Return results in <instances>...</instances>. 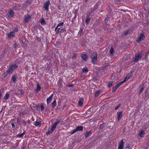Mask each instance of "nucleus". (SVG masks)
<instances>
[{"label": "nucleus", "instance_id": "29", "mask_svg": "<svg viewBox=\"0 0 149 149\" xmlns=\"http://www.w3.org/2000/svg\"><path fill=\"white\" fill-rule=\"evenodd\" d=\"M100 93V91H96L95 93V96L96 97L98 96Z\"/></svg>", "mask_w": 149, "mask_h": 149}, {"label": "nucleus", "instance_id": "5", "mask_svg": "<svg viewBox=\"0 0 149 149\" xmlns=\"http://www.w3.org/2000/svg\"><path fill=\"white\" fill-rule=\"evenodd\" d=\"M124 148V143L122 139L119 143L118 149H123Z\"/></svg>", "mask_w": 149, "mask_h": 149}, {"label": "nucleus", "instance_id": "23", "mask_svg": "<svg viewBox=\"0 0 149 149\" xmlns=\"http://www.w3.org/2000/svg\"><path fill=\"white\" fill-rule=\"evenodd\" d=\"M110 54L112 55H113L114 53V50L113 48L111 47L110 51Z\"/></svg>", "mask_w": 149, "mask_h": 149}, {"label": "nucleus", "instance_id": "17", "mask_svg": "<svg viewBox=\"0 0 149 149\" xmlns=\"http://www.w3.org/2000/svg\"><path fill=\"white\" fill-rule=\"evenodd\" d=\"M83 72L84 73H87L88 72V70L87 68L86 67H84L83 69Z\"/></svg>", "mask_w": 149, "mask_h": 149}, {"label": "nucleus", "instance_id": "10", "mask_svg": "<svg viewBox=\"0 0 149 149\" xmlns=\"http://www.w3.org/2000/svg\"><path fill=\"white\" fill-rule=\"evenodd\" d=\"M15 35V32L14 31H12L8 34V38L9 39H11L14 37Z\"/></svg>", "mask_w": 149, "mask_h": 149}, {"label": "nucleus", "instance_id": "2", "mask_svg": "<svg viewBox=\"0 0 149 149\" xmlns=\"http://www.w3.org/2000/svg\"><path fill=\"white\" fill-rule=\"evenodd\" d=\"M50 2L49 1H46L44 4V8L45 10H49V5Z\"/></svg>", "mask_w": 149, "mask_h": 149}, {"label": "nucleus", "instance_id": "25", "mask_svg": "<svg viewBox=\"0 0 149 149\" xmlns=\"http://www.w3.org/2000/svg\"><path fill=\"white\" fill-rule=\"evenodd\" d=\"M41 89V87L38 84L37 85V86L36 87V90L37 92L38 91L40 90Z\"/></svg>", "mask_w": 149, "mask_h": 149}, {"label": "nucleus", "instance_id": "47", "mask_svg": "<svg viewBox=\"0 0 149 149\" xmlns=\"http://www.w3.org/2000/svg\"><path fill=\"white\" fill-rule=\"evenodd\" d=\"M72 86V85H70V86Z\"/></svg>", "mask_w": 149, "mask_h": 149}, {"label": "nucleus", "instance_id": "4", "mask_svg": "<svg viewBox=\"0 0 149 149\" xmlns=\"http://www.w3.org/2000/svg\"><path fill=\"white\" fill-rule=\"evenodd\" d=\"M142 57V55L141 53H139L138 54L135 56L134 61L137 62L139 61Z\"/></svg>", "mask_w": 149, "mask_h": 149}, {"label": "nucleus", "instance_id": "44", "mask_svg": "<svg viewBox=\"0 0 149 149\" xmlns=\"http://www.w3.org/2000/svg\"><path fill=\"white\" fill-rule=\"evenodd\" d=\"M20 92H21V93L22 94L23 93V91L22 90H20Z\"/></svg>", "mask_w": 149, "mask_h": 149}, {"label": "nucleus", "instance_id": "32", "mask_svg": "<svg viewBox=\"0 0 149 149\" xmlns=\"http://www.w3.org/2000/svg\"><path fill=\"white\" fill-rule=\"evenodd\" d=\"M144 90V88L143 87L141 88L139 90V95H140L141 93Z\"/></svg>", "mask_w": 149, "mask_h": 149}, {"label": "nucleus", "instance_id": "16", "mask_svg": "<svg viewBox=\"0 0 149 149\" xmlns=\"http://www.w3.org/2000/svg\"><path fill=\"white\" fill-rule=\"evenodd\" d=\"M145 134L143 130H141L140 131L139 133V135L141 137H143L144 136Z\"/></svg>", "mask_w": 149, "mask_h": 149}, {"label": "nucleus", "instance_id": "38", "mask_svg": "<svg viewBox=\"0 0 149 149\" xmlns=\"http://www.w3.org/2000/svg\"><path fill=\"white\" fill-rule=\"evenodd\" d=\"M40 108L41 111H42L44 110V107L42 105H41L40 106Z\"/></svg>", "mask_w": 149, "mask_h": 149}, {"label": "nucleus", "instance_id": "41", "mask_svg": "<svg viewBox=\"0 0 149 149\" xmlns=\"http://www.w3.org/2000/svg\"><path fill=\"white\" fill-rule=\"evenodd\" d=\"M130 147L129 146H127L126 147L125 149H129Z\"/></svg>", "mask_w": 149, "mask_h": 149}, {"label": "nucleus", "instance_id": "45", "mask_svg": "<svg viewBox=\"0 0 149 149\" xmlns=\"http://www.w3.org/2000/svg\"><path fill=\"white\" fill-rule=\"evenodd\" d=\"M17 30H18V29L17 28H16L15 29V31L17 32Z\"/></svg>", "mask_w": 149, "mask_h": 149}, {"label": "nucleus", "instance_id": "19", "mask_svg": "<svg viewBox=\"0 0 149 149\" xmlns=\"http://www.w3.org/2000/svg\"><path fill=\"white\" fill-rule=\"evenodd\" d=\"M33 124L34 125L36 126L40 125V123L38 121H35L33 122Z\"/></svg>", "mask_w": 149, "mask_h": 149}, {"label": "nucleus", "instance_id": "28", "mask_svg": "<svg viewBox=\"0 0 149 149\" xmlns=\"http://www.w3.org/2000/svg\"><path fill=\"white\" fill-rule=\"evenodd\" d=\"M25 134V132H24L22 134H20L19 135H18L17 136V137L19 138H21Z\"/></svg>", "mask_w": 149, "mask_h": 149}, {"label": "nucleus", "instance_id": "40", "mask_svg": "<svg viewBox=\"0 0 149 149\" xmlns=\"http://www.w3.org/2000/svg\"><path fill=\"white\" fill-rule=\"evenodd\" d=\"M59 29H58L56 31V33H59L60 32H59Z\"/></svg>", "mask_w": 149, "mask_h": 149}, {"label": "nucleus", "instance_id": "31", "mask_svg": "<svg viewBox=\"0 0 149 149\" xmlns=\"http://www.w3.org/2000/svg\"><path fill=\"white\" fill-rule=\"evenodd\" d=\"M104 125H105V124H103L100 125L99 127V128L101 129H103L104 128Z\"/></svg>", "mask_w": 149, "mask_h": 149}, {"label": "nucleus", "instance_id": "20", "mask_svg": "<svg viewBox=\"0 0 149 149\" xmlns=\"http://www.w3.org/2000/svg\"><path fill=\"white\" fill-rule=\"evenodd\" d=\"M40 23L42 24H45L46 23L45 19L43 18H41L40 21Z\"/></svg>", "mask_w": 149, "mask_h": 149}, {"label": "nucleus", "instance_id": "27", "mask_svg": "<svg viewBox=\"0 0 149 149\" xmlns=\"http://www.w3.org/2000/svg\"><path fill=\"white\" fill-rule=\"evenodd\" d=\"M9 14L12 17L13 16L14 13L12 10H10L9 11Z\"/></svg>", "mask_w": 149, "mask_h": 149}, {"label": "nucleus", "instance_id": "46", "mask_svg": "<svg viewBox=\"0 0 149 149\" xmlns=\"http://www.w3.org/2000/svg\"><path fill=\"white\" fill-rule=\"evenodd\" d=\"M2 96L1 94V93H0V99H1V97Z\"/></svg>", "mask_w": 149, "mask_h": 149}, {"label": "nucleus", "instance_id": "14", "mask_svg": "<svg viewBox=\"0 0 149 149\" xmlns=\"http://www.w3.org/2000/svg\"><path fill=\"white\" fill-rule=\"evenodd\" d=\"M84 100L83 98H80L79 99V106L81 107L82 106Z\"/></svg>", "mask_w": 149, "mask_h": 149}, {"label": "nucleus", "instance_id": "24", "mask_svg": "<svg viewBox=\"0 0 149 149\" xmlns=\"http://www.w3.org/2000/svg\"><path fill=\"white\" fill-rule=\"evenodd\" d=\"M56 100H54L53 102L52 105L53 108L56 105Z\"/></svg>", "mask_w": 149, "mask_h": 149}, {"label": "nucleus", "instance_id": "33", "mask_svg": "<svg viewBox=\"0 0 149 149\" xmlns=\"http://www.w3.org/2000/svg\"><path fill=\"white\" fill-rule=\"evenodd\" d=\"M90 19L89 18H87L86 20V22L87 24H88L90 22Z\"/></svg>", "mask_w": 149, "mask_h": 149}, {"label": "nucleus", "instance_id": "8", "mask_svg": "<svg viewBox=\"0 0 149 149\" xmlns=\"http://www.w3.org/2000/svg\"><path fill=\"white\" fill-rule=\"evenodd\" d=\"M60 122V120H58V121L54 123V124L52 125V127L51 129H52V130H54L56 128V127L57 125Z\"/></svg>", "mask_w": 149, "mask_h": 149}, {"label": "nucleus", "instance_id": "26", "mask_svg": "<svg viewBox=\"0 0 149 149\" xmlns=\"http://www.w3.org/2000/svg\"><path fill=\"white\" fill-rule=\"evenodd\" d=\"M53 131L54 130H52V129H51L50 130H49L46 132V134L47 135L50 134L53 132Z\"/></svg>", "mask_w": 149, "mask_h": 149}, {"label": "nucleus", "instance_id": "7", "mask_svg": "<svg viewBox=\"0 0 149 149\" xmlns=\"http://www.w3.org/2000/svg\"><path fill=\"white\" fill-rule=\"evenodd\" d=\"M145 38V36L143 34L141 33L140 34L139 37L138 38L137 41L138 42H140L143 40Z\"/></svg>", "mask_w": 149, "mask_h": 149}, {"label": "nucleus", "instance_id": "12", "mask_svg": "<svg viewBox=\"0 0 149 149\" xmlns=\"http://www.w3.org/2000/svg\"><path fill=\"white\" fill-rule=\"evenodd\" d=\"M97 54L96 53H94V56L92 58V62L93 63H94L97 59Z\"/></svg>", "mask_w": 149, "mask_h": 149}, {"label": "nucleus", "instance_id": "43", "mask_svg": "<svg viewBox=\"0 0 149 149\" xmlns=\"http://www.w3.org/2000/svg\"><path fill=\"white\" fill-rule=\"evenodd\" d=\"M58 27V26H57L56 27L55 29V31H56L57 30V28Z\"/></svg>", "mask_w": 149, "mask_h": 149}, {"label": "nucleus", "instance_id": "1", "mask_svg": "<svg viewBox=\"0 0 149 149\" xmlns=\"http://www.w3.org/2000/svg\"><path fill=\"white\" fill-rule=\"evenodd\" d=\"M83 127L81 126H78L74 130L73 132L71 133L72 134H73L75 133L77 131H82L83 130Z\"/></svg>", "mask_w": 149, "mask_h": 149}, {"label": "nucleus", "instance_id": "34", "mask_svg": "<svg viewBox=\"0 0 149 149\" xmlns=\"http://www.w3.org/2000/svg\"><path fill=\"white\" fill-rule=\"evenodd\" d=\"M112 85V83L111 82H109L108 83V86L110 88L111 87Z\"/></svg>", "mask_w": 149, "mask_h": 149}, {"label": "nucleus", "instance_id": "36", "mask_svg": "<svg viewBox=\"0 0 149 149\" xmlns=\"http://www.w3.org/2000/svg\"><path fill=\"white\" fill-rule=\"evenodd\" d=\"M63 22H62L61 23L58 24L57 26L58 27L59 26H61L63 25Z\"/></svg>", "mask_w": 149, "mask_h": 149}, {"label": "nucleus", "instance_id": "15", "mask_svg": "<svg viewBox=\"0 0 149 149\" xmlns=\"http://www.w3.org/2000/svg\"><path fill=\"white\" fill-rule=\"evenodd\" d=\"M131 77V74H128L127 76L124 79V81H122L123 82V83L125 82V81H126L129 78Z\"/></svg>", "mask_w": 149, "mask_h": 149}, {"label": "nucleus", "instance_id": "21", "mask_svg": "<svg viewBox=\"0 0 149 149\" xmlns=\"http://www.w3.org/2000/svg\"><path fill=\"white\" fill-rule=\"evenodd\" d=\"M9 94L8 93H7L4 97V99L5 100L8 99L9 96Z\"/></svg>", "mask_w": 149, "mask_h": 149}, {"label": "nucleus", "instance_id": "22", "mask_svg": "<svg viewBox=\"0 0 149 149\" xmlns=\"http://www.w3.org/2000/svg\"><path fill=\"white\" fill-rule=\"evenodd\" d=\"M82 58L84 60L86 61L87 59V56L86 55L84 54L82 56Z\"/></svg>", "mask_w": 149, "mask_h": 149}, {"label": "nucleus", "instance_id": "6", "mask_svg": "<svg viewBox=\"0 0 149 149\" xmlns=\"http://www.w3.org/2000/svg\"><path fill=\"white\" fill-rule=\"evenodd\" d=\"M31 17L29 15H26L24 16V20L26 22H28L31 20Z\"/></svg>", "mask_w": 149, "mask_h": 149}, {"label": "nucleus", "instance_id": "37", "mask_svg": "<svg viewBox=\"0 0 149 149\" xmlns=\"http://www.w3.org/2000/svg\"><path fill=\"white\" fill-rule=\"evenodd\" d=\"M120 106V104H119L118 106H116L115 108V109L116 110L118 109V108Z\"/></svg>", "mask_w": 149, "mask_h": 149}, {"label": "nucleus", "instance_id": "11", "mask_svg": "<svg viewBox=\"0 0 149 149\" xmlns=\"http://www.w3.org/2000/svg\"><path fill=\"white\" fill-rule=\"evenodd\" d=\"M122 112L120 111L117 113V118L118 121L120 120L122 117Z\"/></svg>", "mask_w": 149, "mask_h": 149}, {"label": "nucleus", "instance_id": "39", "mask_svg": "<svg viewBox=\"0 0 149 149\" xmlns=\"http://www.w3.org/2000/svg\"><path fill=\"white\" fill-rule=\"evenodd\" d=\"M14 70L17 68V65H14Z\"/></svg>", "mask_w": 149, "mask_h": 149}, {"label": "nucleus", "instance_id": "35", "mask_svg": "<svg viewBox=\"0 0 149 149\" xmlns=\"http://www.w3.org/2000/svg\"><path fill=\"white\" fill-rule=\"evenodd\" d=\"M12 79L13 81H15L16 80V79L15 76H13Z\"/></svg>", "mask_w": 149, "mask_h": 149}, {"label": "nucleus", "instance_id": "42", "mask_svg": "<svg viewBox=\"0 0 149 149\" xmlns=\"http://www.w3.org/2000/svg\"><path fill=\"white\" fill-rule=\"evenodd\" d=\"M12 127L13 128H14L15 127V125L14 124H13V123H12Z\"/></svg>", "mask_w": 149, "mask_h": 149}, {"label": "nucleus", "instance_id": "3", "mask_svg": "<svg viewBox=\"0 0 149 149\" xmlns=\"http://www.w3.org/2000/svg\"><path fill=\"white\" fill-rule=\"evenodd\" d=\"M123 83V82L121 81L118 84H116L115 86L112 89V91L114 92L118 88L119 86H120Z\"/></svg>", "mask_w": 149, "mask_h": 149}, {"label": "nucleus", "instance_id": "18", "mask_svg": "<svg viewBox=\"0 0 149 149\" xmlns=\"http://www.w3.org/2000/svg\"><path fill=\"white\" fill-rule=\"evenodd\" d=\"M91 131H87L85 134V136L86 137H88L91 134Z\"/></svg>", "mask_w": 149, "mask_h": 149}, {"label": "nucleus", "instance_id": "48", "mask_svg": "<svg viewBox=\"0 0 149 149\" xmlns=\"http://www.w3.org/2000/svg\"><path fill=\"white\" fill-rule=\"evenodd\" d=\"M87 0H86V1H87Z\"/></svg>", "mask_w": 149, "mask_h": 149}, {"label": "nucleus", "instance_id": "13", "mask_svg": "<svg viewBox=\"0 0 149 149\" xmlns=\"http://www.w3.org/2000/svg\"><path fill=\"white\" fill-rule=\"evenodd\" d=\"M53 94H52L51 95V96L50 97L48 98H47V104H49L50 103V102H51V101H52V97H53Z\"/></svg>", "mask_w": 149, "mask_h": 149}, {"label": "nucleus", "instance_id": "30", "mask_svg": "<svg viewBox=\"0 0 149 149\" xmlns=\"http://www.w3.org/2000/svg\"><path fill=\"white\" fill-rule=\"evenodd\" d=\"M66 31V30L64 29H63L61 30L60 31V33L61 34V33H64Z\"/></svg>", "mask_w": 149, "mask_h": 149}, {"label": "nucleus", "instance_id": "9", "mask_svg": "<svg viewBox=\"0 0 149 149\" xmlns=\"http://www.w3.org/2000/svg\"><path fill=\"white\" fill-rule=\"evenodd\" d=\"M14 70V65H12L8 70H7V72L9 74L11 73Z\"/></svg>", "mask_w": 149, "mask_h": 149}]
</instances>
